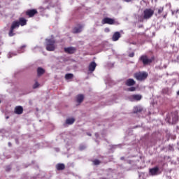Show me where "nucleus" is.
Returning <instances> with one entry per match:
<instances>
[{
  "instance_id": "obj_29",
  "label": "nucleus",
  "mask_w": 179,
  "mask_h": 179,
  "mask_svg": "<svg viewBox=\"0 0 179 179\" xmlns=\"http://www.w3.org/2000/svg\"><path fill=\"white\" fill-rule=\"evenodd\" d=\"M85 148H86V147L85 145H82V146L80 147V150H83Z\"/></svg>"
},
{
  "instance_id": "obj_1",
  "label": "nucleus",
  "mask_w": 179,
  "mask_h": 179,
  "mask_svg": "<svg viewBox=\"0 0 179 179\" xmlns=\"http://www.w3.org/2000/svg\"><path fill=\"white\" fill-rule=\"evenodd\" d=\"M27 24V20L24 17H20L19 21L13 22L10 31L8 32L9 37H13L16 34L15 33V29H19L20 26H26Z\"/></svg>"
},
{
  "instance_id": "obj_2",
  "label": "nucleus",
  "mask_w": 179,
  "mask_h": 179,
  "mask_svg": "<svg viewBox=\"0 0 179 179\" xmlns=\"http://www.w3.org/2000/svg\"><path fill=\"white\" fill-rule=\"evenodd\" d=\"M46 50L47 51H55V40L46 39Z\"/></svg>"
},
{
  "instance_id": "obj_7",
  "label": "nucleus",
  "mask_w": 179,
  "mask_h": 179,
  "mask_svg": "<svg viewBox=\"0 0 179 179\" xmlns=\"http://www.w3.org/2000/svg\"><path fill=\"white\" fill-rule=\"evenodd\" d=\"M38 12L36 9L27 10L25 13L29 17H33L35 15H37Z\"/></svg>"
},
{
  "instance_id": "obj_13",
  "label": "nucleus",
  "mask_w": 179,
  "mask_h": 179,
  "mask_svg": "<svg viewBox=\"0 0 179 179\" xmlns=\"http://www.w3.org/2000/svg\"><path fill=\"white\" fill-rule=\"evenodd\" d=\"M102 24H113V18L105 17L101 21Z\"/></svg>"
},
{
  "instance_id": "obj_5",
  "label": "nucleus",
  "mask_w": 179,
  "mask_h": 179,
  "mask_svg": "<svg viewBox=\"0 0 179 179\" xmlns=\"http://www.w3.org/2000/svg\"><path fill=\"white\" fill-rule=\"evenodd\" d=\"M141 61H142L143 65H149V64H152V59L148 58V56L143 55L140 57Z\"/></svg>"
},
{
  "instance_id": "obj_11",
  "label": "nucleus",
  "mask_w": 179,
  "mask_h": 179,
  "mask_svg": "<svg viewBox=\"0 0 179 179\" xmlns=\"http://www.w3.org/2000/svg\"><path fill=\"white\" fill-rule=\"evenodd\" d=\"M14 113L15 114H17L18 115L23 114V107H22L21 106H16L15 108Z\"/></svg>"
},
{
  "instance_id": "obj_22",
  "label": "nucleus",
  "mask_w": 179,
  "mask_h": 179,
  "mask_svg": "<svg viewBox=\"0 0 179 179\" xmlns=\"http://www.w3.org/2000/svg\"><path fill=\"white\" fill-rule=\"evenodd\" d=\"M141 111H142V108H141L139 106H135L134 108V113H141Z\"/></svg>"
},
{
  "instance_id": "obj_37",
  "label": "nucleus",
  "mask_w": 179,
  "mask_h": 179,
  "mask_svg": "<svg viewBox=\"0 0 179 179\" xmlns=\"http://www.w3.org/2000/svg\"><path fill=\"white\" fill-rule=\"evenodd\" d=\"M6 171H9V169H6Z\"/></svg>"
},
{
  "instance_id": "obj_28",
  "label": "nucleus",
  "mask_w": 179,
  "mask_h": 179,
  "mask_svg": "<svg viewBox=\"0 0 179 179\" xmlns=\"http://www.w3.org/2000/svg\"><path fill=\"white\" fill-rule=\"evenodd\" d=\"M104 31H105V33H109L110 29H108V28H105Z\"/></svg>"
},
{
  "instance_id": "obj_32",
  "label": "nucleus",
  "mask_w": 179,
  "mask_h": 179,
  "mask_svg": "<svg viewBox=\"0 0 179 179\" xmlns=\"http://www.w3.org/2000/svg\"><path fill=\"white\" fill-rule=\"evenodd\" d=\"M87 135H88V136H92V134L90 133H87Z\"/></svg>"
},
{
  "instance_id": "obj_34",
  "label": "nucleus",
  "mask_w": 179,
  "mask_h": 179,
  "mask_svg": "<svg viewBox=\"0 0 179 179\" xmlns=\"http://www.w3.org/2000/svg\"><path fill=\"white\" fill-rule=\"evenodd\" d=\"M21 48H26V45H22Z\"/></svg>"
},
{
  "instance_id": "obj_38",
  "label": "nucleus",
  "mask_w": 179,
  "mask_h": 179,
  "mask_svg": "<svg viewBox=\"0 0 179 179\" xmlns=\"http://www.w3.org/2000/svg\"><path fill=\"white\" fill-rule=\"evenodd\" d=\"M113 24H114V20H113Z\"/></svg>"
},
{
  "instance_id": "obj_21",
  "label": "nucleus",
  "mask_w": 179,
  "mask_h": 179,
  "mask_svg": "<svg viewBox=\"0 0 179 179\" xmlns=\"http://www.w3.org/2000/svg\"><path fill=\"white\" fill-rule=\"evenodd\" d=\"M65 79L69 80V79H73V75L72 73H66L65 75Z\"/></svg>"
},
{
  "instance_id": "obj_15",
  "label": "nucleus",
  "mask_w": 179,
  "mask_h": 179,
  "mask_svg": "<svg viewBox=\"0 0 179 179\" xmlns=\"http://www.w3.org/2000/svg\"><path fill=\"white\" fill-rule=\"evenodd\" d=\"M121 38V34L119 31H116L113 35V41H118Z\"/></svg>"
},
{
  "instance_id": "obj_17",
  "label": "nucleus",
  "mask_w": 179,
  "mask_h": 179,
  "mask_svg": "<svg viewBox=\"0 0 179 179\" xmlns=\"http://www.w3.org/2000/svg\"><path fill=\"white\" fill-rule=\"evenodd\" d=\"M45 73V70L41 67H38L37 69V76H42V75H44Z\"/></svg>"
},
{
  "instance_id": "obj_3",
  "label": "nucleus",
  "mask_w": 179,
  "mask_h": 179,
  "mask_svg": "<svg viewBox=\"0 0 179 179\" xmlns=\"http://www.w3.org/2000/svg\"><path fill=\"white\" fill-rule=\"evenodd\" d=\"M134 78L137 80H141V81L145 80V79H146V78H148V73H146L145 71L136 73H134Z\"/></svg>"
},
{
  "instance_id": "obj_8",
  "label": "nucleus",
  "mask_w": 179,
  "mask_h": 179,
  "mask_svg": "<svg viewBox=\"0 0 179 179\" xmlns=\"http://www.w3.org/2000/svg\"><path fill=\"white\" fill-rule=\"evenodd\" d=\"M157 15H160L163 16L164 19H166L167 16V11L164 12V7H159L157 8Z\"/></svg>"
},
{
  "instance_id": "obj_10",
  "label": "nucleus",
  "mask_w": 179,
  "mask_h": 179,
  "mask_svg": "<svg viewBox=\"0 0 179 179\" xmlns=\"http://www.w3.org/2000/svg\"><path fill=\"white\" fill-rule=\"evenodd\" d=\"M150 176H157L159 174V167L155 166L149 169Z\"/></svg>"
},
{
  "instance_id": "obj_16",
  "label": "nucleus",
  "mask_w": 179,
  "mask_h": 179,
  "mask_svg": "<svg viewBox=\"0 0 179 179\" xmlns=\"http://www.w3.org/2000/svg\"><path fill=\"white\" fill-rule=\"evenodd\" d=\"M83 100H85V96L83 94H78L76 96V101L77 103H83Z\"/></svg>"
},
{
  "instance_id": "obj_24",
  "label": "nucleus",
  "mask_w": 179,
  "mask_h": 179,
  "mask_svg": "<svg viewBox=\"0 0 179 179\" xmlns=\"http://www.w3.org/2000/svg\"><path fill=\"white\" fill-rule=\"evenodd\" d=\"M94 166H99V164H100V160L99 159H94V162H93Z\"/></svg>"
},
{
  "instance_id": "obj_26",
  "label": "nucleus",
  "mask_w": 179,
  "mask_h": 179,
  "mask_svg": "<svg viewBox=\"0 0 179 179\" xmlns=\"http://www.w3.org/2000/svg\"><path fill=\"white\" fill-rule=\"evenodd\" d=\"M177 121H178V116L176 115L175 118L173 119V122L174 124H176V122H177Z\"/></svg>"
},
{
  "instance_id": "obj_9",
  "label": "nucleus",
  "mask_w": 179,
  "mask_h": 179,
  "mask_svg": "<svg viewBox=\"0 0 179 179\" xmlns=\"http://www.w3.org/2000/svg\"><path fill=\"white\" fill-rule=\"evenodd\" d=\"M64 52H66V54H75V52H76V48L75 47L64 48Z\"/></svg>"
},
{
  "instance_id": "obj_23",
  "label": "nucleus",
  "mask_w": 179,
  "mask_h": 179,
  "mask_svg": "<svg viewBox=\"0 0 179 179\" xmlns=\"http://www.w3.org/2000/svg\"><path fill=\"white\" fill-rule=\"evenodd\" d=\"M38 86H40V84L38 83V82L36 81L33 85V89H37V87H38Z\"/></svg>"
},
{
  "instance_id": "obj_6",
  "label": "nucleus",
  "mask_w": 179,
  "mask_h": 179,
  "mask_svg": "<svg viewBox=\"0 0 179 179\" xmlns=\"http://www.w3.org/2000/svg\"><path fill=\"white\" fill-rule=\"evenodd\" d=\"M130 101H139L142 100V95L141 94H133L129 96Z\"/></svg>"
},
{
  "instance_id": "obj_27",
  "label": "nucleus",
  "mask_w": 179,
  "mask_h": 179,
  "mask_svg": "<svg viewBox=\"0 0 179 179\" xmlns=\"http://www.w3.org/2000/svg\"><path fill=\"white\" fill-rule=\"evenodd\" d=\"M129 57H130V58H133V57H135V53L134 52L129 53Z\"/></svg>"
},
{
  "instance_id": "obj_30",
  "label": "nucleus",
  "mask_w": 179,
  "mask_h": 179,
  "mask_svg": "<svg viewBox=\"0 0 179 179\" xmlns=\"http://www.w3.org/2000/svg\"><path fill=\"white\" fill-rule=\"evenodd\" d=\"M178 12H179V10H178L176 11H173L172 14L174 15L175 13H178Z\"/></svg>"
},
{
  "instance_id": "obj_31",
  "label": "nucleus",
  "mask_w": 179,
  "mask_h": 179,
  "mask_svg": "<svg viewBox=\"0 0 179 179\" xmlns=\"http://www.w3.org/2000/svg\"><path fill=\"white\" fill-rule=\"evenodd\" d=\"M123 1H124V2H131V1H132V0H123Z\"/></svg>"
},
{
  "instance_id": "obj_4",
  "label": "nucleus",
  "mask_w": 179,
  "mask_h": 179,
  "mask_svg": "<svg viewBox=\"0 0 179 179\" xmlns=\"http://www.w3.org/2000/svg\"><path fill=\"white\" fill-rule=\"evenodd\" d=\"M143 13H144L143 17L145 19H150V17H152L155 14V10L150 8H147L144 10Z\"/></svg>"
},
{
  "instance_id": "obj_35",
  "label": "nucleus",
  "mask_w": 179,
  "mask_h": 179,
  "mask_svg": "<svg viewBox=\"0 0 179 179\" xmlns=\"http://www.w3.org/2000/svg\"><path fill=\"white\" fill-rule=\"evenodd\" d=\"M121 160H124V157H121Z\"/></svg>"
},
{
  "instance_id": "obj_12",
  "label": "nucleus",
  "mask_w": 179,
  "mask_h": 179,
  "mask_svg": "<svg viewBox=\"0 0 179 179\" xmlns=\"http://www.w3.org/2000/svg\"><path fill=\"white\" fill-rule=\"evenodd\" d=\"M96 66H97L96 62H92L88 66L90 72H94L96 71Z\"/></svg>"
},
{
  "instance_id": "obj_18",
  "label": "nucleus",
  "mask_w": 179,
  "mask_h": 179,
  "mask_svg": "<svg viewBox=\"0 0 179 179\" xmlns=\"http://www.w3.org/2000/svg\"><path fill=\"white\" fill-rule=\"evenodd\" d=\"M127 86H134L135 85V80L129 78L126 81Z\"/></svg>"
},
{
  "instance_id": "obj_25",
  "label": "nucleus",
  "mask_w": 179,
  "mask_h": 179,
  "mask_svg": "<svg viewBox=\"0 0 179 179\" xmlns=\"http://www.w3.org/2000/svg\"><path fill=\"white\" fill-rule=\"evenodd\" d=\"M136 90V88L135 87H131L129 88V92H135Z\"/></svg>"
},
{
  "instance_id": "obj_39",
  "label": "nucleus",
  "mask_w": 179,
  "mask_h": 179,
  "mask_svg": "<svg viewBox=\"0 0 179 179\" xmlns=\"http://www.w3.org/2000/svg\"><path fill=\"white\" fill-rule=\"evenodd\" d=\"M0 104H1V100H0Z\"/></svg>"
},
{
  "instance_id": "obj_14",
  "label": "nucleus",
  "mask_w": 179,
  "mask_h": 179,
  "mask_svg": "<svg viewBox=\"0 0 179 179\" xmlns=\"http://www.w3.org/2000/svg\"><path fill=\"white\" fill-rule=\"evenodd\" d=\"M82 29H83V25L79 24L78 27H76L73 29V33L76 34L78 33H81Z\"/></svg>"
},
{
  "instance_id": "obj_20",
  "label": "nucleus",
  "mask_w": 179,
  "mask_h": 179,
  "mask_svg": "<svg viewBox=\"0 0 179 179\" xmlns=\"http://www.w3.org/2000/svg\"><path fill=\"white\" fill-rule=\"evenodd\" d=\"M73 122H75V118H73V117L68 118L66 120V124H67L68 125H72V124H73Z\"/></svg>"
},
{
  "instance_id": "obj_33",
  "label": "nucleus",
  "mask_w": 179,
  "mask_h": 179,
  "mask_svg": "<svg viewBox=\"0 0 179 179\" xmlns=\"http://www.w3.org/2000/svg\"><path fill=\"white\" fill-rule=\"evenodd\" d=\"M8 146H10V147L12 146V143L9 142L8 143Z\"/></svg>"
},
{
  "instance_id": "obj_19",
  "label": "nucleus",
  "mask_w": 179,
  "mask_h": 179,
  "mask_svg": "<svg viewBox=\"0 0 179 179\" xmlns=\"http://www.w3.org/2000/svg\"><path fill=\"white\" fill-rule=\"evenodd\" d=\"M56 169H57V170H58V171L65 170V164H57L56 165Z\"/></svg>"
},
{
  "instance_id": "obj_36",
  "label": "nucleus",
  "mask_w": 179,
  "mask_h": 179,
  "mask_svg": "<svg viewBox=\"0 0 179 179\" xmlns=\"http://www.w3.org/2000/svg\"><path fill=\"white\" fill-rule=\"evenodd\" d=\"M177 94L179 96V90L178 91Z\"/></svg>"
}]
</instances>
